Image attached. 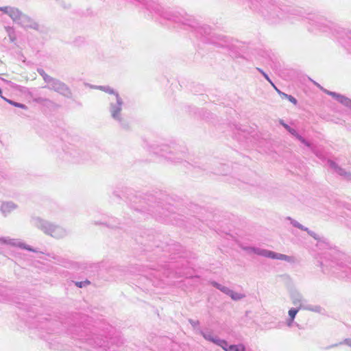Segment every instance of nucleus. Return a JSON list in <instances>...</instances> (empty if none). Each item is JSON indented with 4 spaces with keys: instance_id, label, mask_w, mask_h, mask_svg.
Segmentation results:
<instances>
[{
    "instance_id": "nucleus-13",
    "label": "nucleus",
    "mask_w": 351,
    "mask_h": 351,
    "mask_svg": "<svg viewBox=\"0 0 351 351\" xmlns=\"http://www.w3.org/2000/svg\"><path fill=\"white\" fill-rule=\"evenodd\" d=\"M0 242L1 243L10 245L12 246H17L22 249H25L31 252H34V250L31 247L26 245L25 243L21 242L19 239H10L9 237H1L0 238Z\"/></svg>"
},
{
    "instance_id": "nucleus-43",
    "label": "nucleus",
    "mask_w": 351,
    "mask_h": 351,
    "mask_svg": "<svg viewBox=\"0 0 351 351\" xmlns=\"http://www.w3.org/2000/svg\"><path fill=\"white\" fill-rule=\"evenodd\" d=\"M314 84H315L317 87H319L321 90H322L324 92V88L323 87H322L318 83L315 82H313Z\"/></svg>"
},
{
    "instance_id": "nucleus-47",
    "label": "nucleus",
    "mask_w": 351,
    "mask_h": 351,
    "mask_svg": "<svg viewBox=\"0 0 351 351\" xmlns=\"http://www.w3.org/2000/svg\"><path fill=\"white\" fill-rule=\"evenodd\" d=\"M218 45L221 46V47H224L225 46V44L221 43H218Z\"/></svg>"
},
{
    "instance_id": "nucleus-9",
    "label": "nucleus",
    "mask_w": 351,
    "mask_h": 351,
    "mask_svg": "<svg viewBox=\"0 0 351 351\" xmlns=\"http://www.w3.org/2000/svg\"><path fill=\"white\" fill-rule=\"evenodd\" d=\"M0 11L8 14L15 23L19 25L23 12L19 8L11 6H4L0 7Z\"/></svg>"
},
{
    "instance_id": "nucleus-24",
    "label": "nucleus",
    "mask_w": 351,
    "mask_h": 351,
    "mask_svg": "<svg viewBox=\"0 0 351 351\" xmlns=\"http://www.w3.org/2000/svg\"><path fill=\"white\" fill-rule=\"evenodd\" d=\"M228 295L233 300H235V301L240 300H241V299H243V298H244L245 297V295L244 294L240 293H237V292H234L232 289H231L230 293L228 294Z\"/></svg>"
},
{
    "instance_id": "nucleus-14",
    "label": "nucleus",
    "mask_w": 351,
    "mask_h": 351,
    "mask_svg": "<svg viewBox=\"0 0 351 351\" xmlns=\"http://www.w3.org/2000/svg\"><path fill=\"white\" fill-rule=\"evenodd\" d=\"M287 131L294 136L298 141H300L302 143L305 145L306 147H309L311 150L317 156L320 157L318 154L316 148L315 146H313L312 144H311L309 142L306 141L302 136H300L295 130L293 128H291V127L287 130Z\"/></svg>"
},
{
    "instance_id": "nucleus-32",
    "label": "nucleus",
    "mask_w": 351,
    "mask_h": 351,
    "mask_svg": "<svg viewBox=\"0 0 351 351\" xmlns=\"http://www.w3.org/2000/svg\"><path fill=\"white\" fill-rule=\"evenodd\" d=\"M90 282L88 280H86L84 281H79V282H75V285L80 288L85 287L87 285H90Z\"/></svg>"
},
{
    "instance_id": "nucleus-42",
    "label": "nucleus",
    "mask_w": 351,
    "mask_h": 351,
    "mask_svg": "<svg viewBox=\"0 0 351 351\" xmlns=\"http://www.w3.org/2000/svg\"><path fill=\"white\" fill-rule=\"evenodd\" d=\"M274 87V88L276 90V91L278 92V93L282 97V94H284L285 93L280 91V90H278L276 86H273Z\"/></svg>"
},
{
    "instance_id": "nucleus-46",
    "label": "nucleus",
    "mask_w": 351,
    "mask_h": 351,
    "mask_svg": "<svg viewBox=\"0 0 351 351\" xmlns=\"http://www.w3.org/2000/svg\"><path fill=\"white\" fill-rule=\"evenodd\" d=\"M2 179H4V176L0 173V182L1 181Z\"/></svg>"
},
{
    "instance_id": "nucleus-10",
    "label": "nucleus",
    "mask_w": 351,
    "mask_h": 351,
    "mask_svg": "<svg viewBox=\"0 0 351 351\" xmlns=\"http://www.w3.org/2000/svg\"><path fill=\"white\" fill-rule=\"evenodd\" d=\"M199 333L206 341L212 342L218 346H226L225 340L220 339L217 335L214 334L213 330L208 328L205 330L199 329Z\"/></svg>"
},
{
    "instance_id": "nucleus-19",
    "label": "nucleus",
    "mask_w": 351,
    "mask_h": 351,
    "mask_svg": "<svg viewBox=\"0 0 351 351\" xmlns=\"http://www.w3.org/2000/svg\"><path fill=\"white\" fill-rule=\"evenodd\" d=\"M328 162L330 167L334 169L339 175L344 176L347 179H351V173L346 172L344 169L339 167L335 162L328 160Z\"/></svg>"
},
{
    "instance_id": "nucleus-5",
    "label": "nucleus",
    "mask_w": 351,
    "mask_h": 351,
    "mask_svg": "<svg viewBox=\"0 0 351 351\" xmlns=\"http://www.w3.org/2000/svg\"><path fill=\"white\" fill-rule=\"evenodd\" d=\"M249 1L254 10H258L263 14L280 18V9L274 4L271 0H249Z\"/></svg>"
},
{
    "instance_id": "nucleus-33",
    "label": "nucleus",
    "mask_w": 351,
    "mask_h": 351,
    "mask_svg": "<svg viewBox=\"0 0 351 351\" xmlns=\"http://www.w3.org/2000/svg\"><path fill=\"white\" fill-rule=\"evenodd\" d=\"M343 344H346V345L348 346L350 348H351V339H350V338L345 339L343 341H341L339 343L332 345L330 347H335L339 345H343Z\"/></svg>"
},
{
    "instance_id": "nucleus-48",
    "label": "nucleus",
    "mask_w": 351,
    "mask_h": 351,
    "mask_svg": "<svg viewBox=\"0 0 351 351\" xmlns=\"http://www.w3.org/2000/svg\"><path fill=\"white\" fill-rule=\"evenodd\" d=\"M1 93H2V91H1V89L0 88V96L2 97L3 96L1 95Z\"/></svg>"
},
{
    "instance_id": "nucleus-7",
    "label": "nucleus",
    "mask_w": 351,
    "mask_h": 351,
    "mask_svg": "<svg viewBox=\"0 0 351 351\" xmlns=\"http://www.w3.org/2000/svg\"><path fill=\"white\" fill-rule=\"evenodd\" d=\"M245 250L248 253H254L257 255L269 258L271 259H277V260H281V261H285L287 262H291L293 261V258L291 256L277 253L273 251H270L265 249H262L260 247H248L245 248Z\"/></svg>"
},
{
    "instance_id": "nucleus-4",
    "label": "nucleus",
    "mask_w": 351,
    "mask_h": 351,
    "mask_svg": "<svg viewBox=\"0 0 351 351\" xmlns=\"http://www.w3.org/2000/svg\"><path fill=\"white\" fill-rule=\"evenodd\" d=\"M321 267L325 273L332 272L339 278H351V267L342 263H339L333 260H324L321 262Z\"/></svg>"
},
{
    "instance_id": "nucleus-27",
    "label": "nucleus",
    "mask_w": 351,
    "mask_h": 351,
    "mask_svg": "<svg viewBox=\"0 0 351 351\" xmlns=\"http://www.w3.org/2000/svg\"><path fill=\"white\" fill-rule=\"evenodd\" d=\"M2 99H3L8 103H9L10 104H11V105H12V106H14L15 107L21 108L25 109V110L27 108V107L25 104L14 101L12 100L6 99V98H5L3 97H2Z\"/></svg>"
},
{
    "instance_id": "nucleus-35",
    "label": "nucleus",
    "mask_w": 351,
    "mask_h": 351,
    "mask_svg": "<svg viewBox=\"0 0 351 351\" xmlns=\"http://www.w3.org/2000/svg\"><path fill=\"white\" fill-rule=\"evenodd\" d=\"M311 237H312L313 238H314L315 240H319V236L315 233L313 231H311L308 228H307V230H305Z\"/></svg>"
},
{
    "instance_id": "nucleus-31",
    "label": "nucleus",
    "mask_w": 351,
    "mask_h": 351,
    "mask_svg": "<svg viewBox=\"0 0 351 351\" xmlns=\"http://www.w3.org/2000/svg\"><path fill=\"white\" fill-rule=\"evenodd\" d=\"M282 98L287 99L290 102H291L292 104H293L295 105L297 104L296 99L290 95L284 93V94H282Z\"/></svg>"
},
{
    "instance_id": "nucleus-22",
    "label": "nucleus",
    "mask_w": 351,
    "mask_h": 351,
    "mask_svg": "<svg viewBox=\"0 0 351 351\" xmlns=\"http://www.w3.org/2000/svg\"><path fill=\"white\" fill-rule=\"evenodd\" d=\"M5 29L8 34L10 42H14L16 39L14 29L12 27L7 26L5 27Z\"/></svg>"
},
{
    "instance_id": "nucleus-26",
    "label": "nucleus",
    "mask_w": 351,
    "mask_h": 351,
    "mask_svg": "<svg viewBox=\"0 0 351 351\" xmlns=\"http://www.w3.org/2000/svg\"><path fill=\"white\" fill-rule=\"evenodd\" d=\"M287 219L290 221L291 223L292 224L293 226L295 227V228H298L302 230H307V228L304 227L303 225H302L301 223H300L298 221H297L295 219H293L291 217H287Z\"/></svg>"
},
{
    "instance_id": "nucleus-15",
    "label": "nucleus",
    "mask_w": 351,
    "mask_h": 351,
    "mask_svg": "<svg viewBox=\"0 0 351 351\" xmlns=\"http://www.w3.org/2000/svg\"><path fill=\"white\" fill-rule=\"evenodd\" d=\"M324 93L334 97L337 101L339 103L342 104L346 107H348L351 109V99L348 97H346L344 95L338 94L335 92H332L328 90H324Z\"/></svg>"
},
{
    "instance_id": "nucleus-39",
    "label": "nucleus",
    "mask_w": 351,
    "mask_h": 351,
    "mask_svg": "<svg viewBox=\"0 0 351 351\" xmlns=\"http://www.w3.org/2000/svg\"><path fill=\"white\" fill-rule=\"evenodd\" d=\"M38 73L43 77V80H45V77L46 76H49V75H47L45 71L43 69H38Z\"/></svg>"
},
{
    "instance_id": "nucleus-34",
    "label": "nucleus",
    "mask_w": 351,
    "mask_h": 351,
    "mask_svg": "<svg viewBox=\"0 0 351 351\" xmlns=\"http://www.w3.org/2000/svg\"><path fill=\"white\" fill-rule=\"evenodd\" d=\"M256 69L263 75V77L272 85V86H274V84L272 82V81L271 80V79L269 78V77L268 76V75L265 73L263 71V70H262L260 68H256Z\"/></svg>"
},
{
    "instance_id": "nucleus-23",
    "label": "nucleus",
    "mask_w": 351,
    "mask_h": 351,
    "mask_svg": "<svg viewBox=\"0 0 351 351\" xmlns=\"http://www.w3.org/2000/svg\"><path fill=\"white\" fill-rule=\"evenodd\" d=\"M212 285L215 288H217V289L220 290L221 292H223V293H225V294H226L228 295V294L230 293V292L231 291V289H229L228 287H225L223 285H221V284H219L218 282H213Z\"/></svg>"
},
{
    "instance_id": "nucleus-18",
    "label": "nucleus",
    "mask_w": 351,
    "mask_h": 351,
    "mask_svg": "<svg viewBox=\"0 0 351 351\" xmlns=\"http://www.w3.org/2000/svg\"><path fill=\"white\" fill-rule=\"evenodd\" d=\"M17 205L12 202H3L1 206V211L3 215L6 217L11 212L16 209Z\"/></svg>"
},
{
    "instance_id": "nucleus-6",
    "label": "nucleus",
    "mask_w": 351,
    "mask_h": 351,
    "mask_svg": "<svg viewBox=\"0 0 351 351\" xmlns=\"http://www.w3.org/2000/svg\"><path fill=\"white\" fill-rule=\"evenodd\" d=\"M45 82L47 83V86H45V88L54 90L66 98H71L72 97L71 89L66 84L60 80L51 76H46L45 77Z\"/></svg>"
},
{
    "instance_id": "nucleus-1",
    "label": "nucleus",
    "mask_w": 351,
    "mask_h": 351,
    "mask_svg": "<svg viewBox=\"0 0 351 351\" xmlns=\"http://www.w3.org/2000/svg\"><path fill=\"white\" fill-rule=\"evenodd\" d=\"M145 5L150 12L154 13L161 19L197 28L193 24L195 22L187 16H182L178 12L165 9L162 5L154 1H147Z\"/></svg>"
},
{
    "instance_id": "nucleus-20",
    "label": "nucleus",
    "mask_w": 351,
    "mask_h": 351,
    "mask_svg": "<svg viewBox=\"0 0 351 351\" xmlns=\"http://www.w3.org/2000/svg\"><path fill=\"white\" fill-rule=\"evenodd\" d=\"M134 209L136 210H139L142 212H150L152 213H156V215H163L164 213L160 211V209L163 210L162 208L160 205H157L156 206H152V208H147L145 206H141V208L135 207Z\"/></svg>"
},
{
    "instance_id": "nucleus-44",
    "label": "nucleus",
    "mask_w": 351,
    "mask_h": 351,
    "mask_svg": "<svg viewBox=\"0 0 351 351\" xmlns=\"http://www.w3.org/2000/svg\"><path fill=\"white\" fill-rule=\"evenodd\" d=\"M7 299L3 295L0 297V302L6 301Z\"/></svg>"
},
{
    "instance_id": "nucleus-45",
    "label": "nucleus",
    "mask_w": 351,
    "mask_h": 351,
    "mask_svg": "<svg viewBox=\"0 0 351 351\" xmlns=\"http://www.w3.org/2000/svg\"><path fill=\"white\" fill-rule=\"evenodd\" d=\"M107 226L110 227V228H117V226L114 225V224L108 223V224H107Z\"/></svg>"
},
{
    "instance_id": "nucleus-38",
    "label": "nucleus",
    "mask_w": 351,
    "mask_h": 351,
    "mask_svg": "<svg viewBox=\"0 0 351 351\" xmlns=\"http://www.w3.org/2000/svg\"><path fill=\"white\" fill-rule=\"evenodd\" d=\"M225 343H226V346H220L223 350H224L225 351H232V350H230V346L228 345V343L227 341L225 340Z\"/></svg>"
},
{
    "instance_id": "nucleus-21",
    "label": "nucleus",
    "mask_w": 351,
    "mask_h": 351,
    "mask_svg": "<svg viewBox=\"0 0 351 351\" xmlns=\"http://www.w3.org/2000/svg\"><path fill=\"white\" fill-rule=\"evenodd\" d=\"M93 88L99 89L102 91L110 94L112 96L110 98H114V95L119 94L117 92L114 91L112 88H110L108 86H93Z\"/></svg>"
},
{
    "instance_id": "nucleus-28",
    "label": "nucleus",
    "mask_w": 351,
    "mask_h": 351,
    "mask_svg": "<svg viewBox=\"0 0 351 351\" xmlns=\"http://www.w3.org/2000/svg\"><path fill=\"white\" fill-rule=\"evenodd\" d=\"M88 341L90 344L95 346L101 347L103 346L101 339H99L98 337H96L95 339H88Z\"/></svg>"
},
{
    "instance_id": "nucleus-11",
    "label": "nucleus",
    "mask_w": 351,
    "mask_h": 351,
    "mask_svg": "<svg viewBox=\"0 0 351 351\" xmlns=\"http://www.w3.org/2000/svg\"><path fill=\"white\" fill-rule=\"evenodd\" d=\"M290 299L295 307L304 310L306 306L305 304L306 300L300 292L297 290H292L290 292Z\"/></svg>"
},
{
    "instance_id": "nucleus-3",
    "label": "nucleus",
    "mask_w": 351,
    "mask_h": 351,
    "mask_svg": "<svg viewBox=\"0 0 351 351\" xmlns=\"http://www.w3.org/2000/svg\"><path fill=\"white\" fill-rule=\"evenodd\" d=\"M31 223L45 234L55 239H62L67 234V231L64 228L38 217H32Z\"/></svg>"
},
{
    "instance_id": "nucleus-40",
    "label": "nucleus",
    "mask_w": 351,
    "mask_h": 351,
    "mask_svg": "<svg viewBox=\"0 0 351 351\" xmlns=\"http://www.w3.org/2000/svg\"><path fill=\"white\" fill-rule=\"evenodd\" d=\"M279 123H280V124L281 125H282V126H283V127H284L287 130L290 128V126H289V125H288L287 123H285L284 122V121H283V120H282V119H280V120H279Z\"/></svg>"
},
{
    "instance_id": "nucleus-30",
    "label": "nucleus",
    "mask_w": 351,
    "mask_h": 351,
    "mask_svg": "<svg viewBox=\"0 0 351 351\" xmlns=\"http://www.w3.org/2000/svg\"><path fill=\"white\" fill-rule=\"evenodd\" d=\"M230 350L232 351H245V348L243 344L230 345Z\"/></svg>"
},
{
    "instance_id": "nucleus-8",
    "label": "nucleus",
    "mask_w": 351,
    "mask_h": 351,
    "mask_svg": "<svg viewBox=\"0 0 351 351\" xmlns=\"http://www.w3.org/2000/svg\"><path fill=\"white\" fill-rule=\"evenodd\" d=\"M109 112L112 118L123 125V117L121 115L122 106L123 101L119 94L114 95V98H109Z\"/></svg>"
},
{
    "instance_id": "nucleus-36",
    "label": "nucleus",
    "mask_w": 351,
    "mask_h": 351,
    "mask_svg": "<svg viewBox=\"0 0 351 351\" xmlns=\"http://www.w3.org/2000/svg\"><path fill=\"white\" fill-rule=\"evenodd\" d=\"M189 322L193 328H196L199 324V322L198 320H193L190 319Z\"/></svg>"
},
{
    "instance_id": "nucleus-2",
    "label": "nucleus",
    "mask_w": 351,
    "mask_h": 351,
    "mask_svg": "<svg viewBox=\"0 0 351 351\" xmlns=\"http://www.w3.org/2000/svg\"><path fill=\"white\" fill-rule=\"evenodd\" d=\"M154 153L173 162H180L186 158V149L184 146L172 143L171 145H162L155 148Z\"/></svg>"
},
{
    "instance_id": "nucleus-29",
    "label": "nucleus",
    "mask_w": 351,
    "mask_h": 351,
    "mask_svg": "<svg viewBox=\"0 0 351 351\" xmlns=\"http://www.w3.org/2000/svg\"><path fill=\"white\" fill-rule=\"evenodd\" d=\"M300 310V308H296V307L291 308L289 310V311H288L289 317H291V318H294L295 319L297 313H298V311Z\"/></svg>"
},
{
    "instance_id": "nucleus-17",
    "label": "nucleus",
    "mask_w": 351,
    "mask_h": 351,
    "mask_svg": "<svg viewBox=\"0 0 351 351\" xmlns=\"http://www.w3.org/2000/svg\"><path fill=\"white\" fill-rule=\"evenodd\" d=\"M64 152L66 155L65 159L69 161H76L80 155V152L72 146L66 147Z\"/></svg>"
},
{
    "instance_id": "nucleus-37",
    "label": "nucleus",
    "mask_w": 351,
    "mask_h": 351,
    "mask_svg": "<svg viewBox=\"0 0 351 351\" xmlns=\"http://www.w3.org/2000/svg\"><path fill=\"white\" fill-rule=\"evenodd\" d=\"M294 319V318L288 317V319L286 321L287 326L288 327H291L293 324Z\"/></svg>"
},
{
    "instance_id": "nucleus-25",
    "label": "nucleus",
    "mask_w": 351,
    "mask_h": 351,
    "mask_svg": "<svg viewBox=\"0 0 351 351\" xmlns=\"http://www.w3.org/2000/svg\"><path fill=\"white\" fill-rule=\"evenodd\" d=\"M304 310L322 313L324 309L320 306H317V305L312 306V305L306 304Z\"/></svg>"
},
{
    "instance_id": "nucleus-16",
    "label": "nucleus",
    "mask_w": 351,
    "mask_h": 351,
    "mask_svg": "<svg viewBox=\"0 0 351 351\" xmlns=\"http://www.w3.org/2000/svg\"><path fill=\"white\" fill-rule=\"evenodd\" d=\"M324 93L334 97L337 101L339 103L342 104L346 107H348L351 109V99L348 97H346L344 95L338 94L335 92H332L328 90H324Z\"/></svg>"
},
{
    "instance_id": "nucleus-49",
    "label": "nucleus",
    "mask_w": 351,
    "mask_h": 351,
    "mask_svg": "<svg viewBox=\"0 0 351 351\" xmlns=\"http://www.w3.org/2000/svg\"><path fill=\"white\" fill-rule=\"evenodd\" d=\"M137 1H139V2H141L143 1V0H136Z\"/></svg>"
},
{
    "instance_id": "nucleus-41",
    "label": "nucleus",
    "mask_w": 351,
    "mask_h": 351,
    "mask_svg": "<svg viewBox=\"0 0 351 351\" xmlns=\"http://www.w3.org/2000/svg\"><path fill=\"white\" fill-rule=\"evenodd\" d=\"M274 87V88L276 90V91L278 92V93L282 97V94H284L285 93L280 91V90H278L276 86H273Z\"/></svg>"
},
{
    "instance_id": "nucleus-12",
    "label": "nucleus",
    "mask_w": 351,
    "mask_h": 351,
    "mask_svg": "<svg viewBox=\"0 0 351 351\" xmlns=\"http://www.w3.org/2000/svg\"><path fill=\"white\" fill-rule=\"evenodd\" d=\"M19 26L24 29H32L37 31L39 30L40 28L39 24L34 19L25 13H23L22 16Z\"/></svg>"
}]
</instances>
